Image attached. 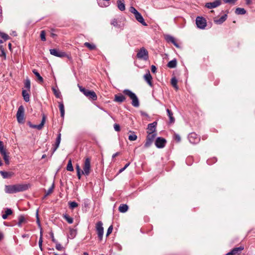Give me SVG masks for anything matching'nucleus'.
<instances>
[{"label":"nucleus","mask_w":255,"mask_h":255,"mask_svg":"<svg viewBox=\"0 0 255 255\" xmlns=\"http://www.w3.org/2000/svg\"><path fill=\"white\" fill-rule=\"evenodd\" d=\"M54 188V183H53L51 186L48 189V190L47 191H46V194L44 196V197H46V196H48L51 193H52L53 191Z\"/></svg>","instance_id":"79ce46f5"},{"label":"nucleus","mask_w":255,"mask_h":255,"mask_svg":"<svg viewBox=\"0 0 255 255\" xmlns=\"http://www.w3.org/2000/svg\"><path fill=\"white\" fill-rule=\"evenodd\" d=\"M244 249V247L243 246H240L239 247L235 248L232 250V251L234 253V255H240L242 251Z\"/></svg>","instance_id":"5701e85b"},{"label":"nucleus","mask_w":255,"mask_h":255,"mask_svg":"<svg viewBox=\"0 0 255 255\" xmlns=\"http://www.w3.org/2000/svg\"><path fill=\"white\" fill-rule=\"evenodd\" d=\"M123 93L130 98L131 100V105L134 107L137 108L139 106V100L135 94L128 89H125Z\"/></svg>","instance_id":"f03ea898"},{"label":"nucleus","mask_w":255,"mask_h":255,"mask_svg":"<svg viewBox=\"0 0 255 255\" xmlns=\"http://www.w3.org/2000/svg\"><path fill=\"white\" fill-rule=\"evenodd\" d=\"M221 4V0H215L213 2L206 3L205 7L209 9H212L219 6Z\"/></svg>","instance_id":"f8f14e48"},{"label":"nucleus","mask_w":255,"mask_h":255,"mask_svg":"<svg viewBox=\"0 0 255 255\" xmlns=\"http://www.w3.org/2000/svg\"><path fill=\"white\" fill-rule=\"evenodd\" d=\"M177 65V60L176 59H174L171 61H170L167 63V67L170 68H174L176 67Z\"/></svg>","instance_id":"cd10ccee"},{"label":"nucleus","mask_w":255,"mask_h":255,"mask_svg":"<svg viewBox=\"0 0 255 255\" xmlns=\"http://www.w3.org/2000/svg\"><path fill=\"white\" fill-rule=\"evenodd\" d=\"M111 24L117 27H120V25L118 24V21L116 19H114L112 20Z\"/></svg>","instance_id":"864d4df0"},{"label":"nucleus","mask_w":255,"mask_h":255,"mask_svg":"<svg viewBox=\"0 0 255 255\" xmlns=\"http://www.w3.org/2000/svg\"><path fill=\"white\" fill-rule=\"evenodd\" d=\"M157 124V123L156 122H154L152 123L149 124L147 126L148 131L147 132H150V133L156 132V128Z\"/></svg>","instance_id":"ddd939ff"},{"label":"nucleus","mask_w":255,"mask_h":255,"mask_svg":"<svg viewBox=\"0 0 255 255\" xmlns=\"http://www.w3.org/2000/svg\"><path fill=\"white\" fill-rule=\"evenodd\" d=\"M68 204H69L70 208L71 209H74L75 208H76L78 206V203L75 201L69 202L68 203Z\"/></svg>","instance_id":"49530a36"},{"label":"nucleus","mask_w":255,"mask_h":255,"mask_svg":"<svg viewBox=\"0 0 255 255\" xmlns=\"http://www.w3.org/2000/svg\"><path fill=\"white\" fill-rule=\"evenodd\" d=\"M79 88L80 91L82 92L84 94V95L88 97L90 91L80 86H79Z\"/></svg>","instance_id":"72a5a7b5"},{"label":"nucleus","mask_w":255,"mask_h":255,"mask_svg":"<svg viewBox=\"0 0 255 255\" xmlns=\"http://www.w3.org/2000/svg\"><path fill=\"white\" fill-rule=\"evenodd\" d=\"M128 206L125 204H121L119 207V210L121 213L126 212L128 211Z\"/></svg>","instance_id":"a878e982"},{"label":"nucleus","mask_w":255,"mask_h":255,"mask_svg":"<svg viewBox=\"0 0 255 255\" xmlns=\"http://www.w3.org/2000/svg\"><path fill=\"white\" fill-rule=\"evenodd\" d=\"M148 133V135H147L146 137L151 140V141H153L156 135V132H154L152 133H150V132H147Z\"/></svg>","instance_id":"a19ab883"},{"label":"nucleus","mask_w":255,"mask_h":255,"mask_svg":"<svg viewBox=\"0 0 255 255\" xmlns=\"http://www.w3.org/2000/svg\"><path fill=\"white\" fill-rule=\"evenodd\" d=\"M18 222L17 223V226L19 227H21L22 224L26 222V219L24 215H20L18 217Z\"/></svg>","instance_id":"4be33fe9"},{"label":"nucleus","mask_w":255,"mask_h":255,"mask_svg":"<svg viewBox=\"0 0 255 255\" xmlns=\"http://www.w3.org/2000/svg\"><path fill=\"white\" fill-rule=\"evenodd\" d=\"M131 134L128 136V139L130 141H134L137 139V136L134 132L130 131Z\"/></svg>","instance_id":"e433bc0d"},{"label":"nucleus","mask_w":255,"mask_h":255,"mask_svg":"<svg viewBox=\"0 0 255 255\" xmlns=\"http://www.w3.org/2000/svg\"><path fill=\"white\" fill-rule=\"evenodd\" d=\"M225 3L235 4L237 0H223Z\"/></svg>","instance_id":"4d7b16f0"},{"label":"nucleus","mask_w":255,"mask_h":255,"mask_svg":"<svg viewBox=\"0 0 255 255\" xmlns=\"http://www.w3.org/2000/svg\"><path fill=\"white\" fill-rule=\"evenodd\" d=\"M50 236L51 237V239H52V241L53 242V243H56V240L54 238V234L53 232H50Z\"/></svg>","instance_id":"338daca9"},{"label":"nucleus","mask_w":255,"mask_h":255,"mask_svg":"<svg viewBox=\"0 0 255 255\" xmlns=\"http://www.w3.org/2000/svg\"><path fill=\"white\" fill-rule=\"evenodd\" d=\"M96 229L98 234V237L100 241L103 239L104 234V228L103 227V223L99 221L96 225Z\"/></svg>","instance_id":"39448f33"},{"label":"nucleus","mask_w":255,"mask_h":255,"mask_svg":"<svg viewBox=\"0 0 255 255\" xmlns=\"http://www.w3.org/2000/svg\"><path fill=\"white\" fill-rule=\"evenodd\" d=\"M114 128L115 130L117 131H119L121 129L120 125L118 124H115L114 125Z\"/></svg>","instance_id":"e2e57ef3"},{"label":"nucleus","mask_w":255,"mask_h":255,"mask_svg":"<svg viewBox=\"0 0 255 255\" xmlns=\"http://www.w3.org/2000/svg\"><path fill=\"white\" fill-rule=\"evenodd\" d=\"M167 115L169 118V123L173 124L175 122V119L173 116L172 112L168 109H166Z\"/></svg>","instance_id":"412c9836"},{"label":"nucleus","mask_w":255,"mask_h":255,"mask_svg":"<svg viewBox=\"0 0 255 255\" xmlns=\"http://www.w3.org/2000/svg\"><path fill=\"white\" fill-rule=\"evenodd\" d=\"M55 248L58 251H61L63 249L61 245L59 243H56Z\"/></svg>","instance_id":"0e129e2a"},{"label":"nucleus","mask_w":255,"mask_h":255,"mask_svg":"<svg viewBox=\"0 0 255 255\" xmlns=\"http://www.w3.org/2000/svg\"><path fill=\"white\" fill-rule=\"evenodd\" d=\"M246 10L244 8L238 7L236 9L235 13L238 15H243L246 14Z\"/></svg>","instance_id":"c756f323"},{"label":"nucleus","mask_w":255,"mask_h":255,"mask_svg":"<svg viewBox=\"0 0 255 255\" xmlns=\"http://www.w3.org/2000/svg\"><path fill=\"white\" fill-rule=\"evenodd\" d=\"M134 17L138 22L144 26H147V23L145 22L144 19L140 13L138 12L137 13L134 15Z\"/></svg>","instance_id":"4468645a"},{"label":"nucleus","mask_w":255,"mask_h":255,"mask_svg":"<svg viewBox=\"0 0 255 255\" xmlns=\"http://www.w3.org/2000/svg\"><path fill=\"white\" fill-rule=\"evenodd\" d=\"M129 164H130V162L127 163L123 168H122L119 170V173H121L122 172H123L129 165Z\"/></svg>","instance_id":"bf43d9fd"},{"label":"nucleus","mask_w":255,"mask_h":255,"mask_svg":"<svg viewBox=\"0 0 255 255\" xmlns=\"http://www.w3.org/2000/svg\"><path fill=\"white\" fill-rule=\"evenodd\" d=\"M129 11L134 15H135L138 12V11L133 6H130L129 7Z\"/></svg>","instance_id":"603ef678"},{"label":"nucleus","mask_w":255,"mask_h":255,"mask_svg":"<svg viewBox=\"0 0 255 255\" xmlns=\"http://www.w3.org/2000/svg\"><path fill=\"white\" fill-rule=\"evenodd\" d=\"M63 218L67 221V222L69 224H72L73 222V219L72 217H70L67 214H64Z\"/></svg>","instance_id":"58836bf2"},{"label":"nucleus","mask_w":255,"mask_h":255,"mask_svg":"<svg viewBox=\"0 0 255 255\" xmlns=\"http://www.w3.org/2000/svg\"><path fill=\"white\" fill-rule=\"evenodd\" d=\"M33 73L36 76L38 80L40 83H42L43 82V78L40 76V74L37 72L36 69H33L32 70Z\"/></svg>","instance_id":"2f4dec72"},{"label":"nucleus","mask_w":255,"mask_h":255,"mask_svg":"<svg viewBox=\"0 0 255 255\" xmlns=\"http://www.w3.org/2000/svg\"><path fill=\"white\" fill-rule=\"evenodd\" d=\"M59 108L60 111V115L62 118H64L65 115L64 106L62 102H59Z\"/></svg>","instance_id":"bb28decb"},{"label":"nucleus","mask_w":255,"mask_h":255,"mask_svg":"<svg viewBox=\"0 0 255 255\" xmlns=\"http://www.w3.org/2000/svg\"><path fill=\"white\" fill-rule=\"evenodd\" d=\"M0 36L4 40H6L9 39V36L7 34L3 32H0Z\"/></svg>","instance_id":"8fccbe9b"},{"label":"nucleus","mask_w":255,"mask_h":255,"mask_svg":"<svg viewBox=\"0 0 255 255\" xmlns=\"http://www.w3.org/2000/svg\"><path fill=\"white\" fill-rule=\"evenodd\" d=\"M28 185L26 184H17L12 185H5V192L7 193L12 194L24 191L28 189Z\"/></svg>","instance_id":"f257e3e1"},{"label":"nucleus","mask_w":255,"mask_h":255,"mask_svg":"<svg viewBox=\"0 0 255 255\" xmlns=\"http://www.w3.org/2000/svg\"><path fill=\"white\" fill-rule=\"evenodd\" d=\"M188 138L190 142L192 144L197 143L200 140V137L195 132L190 133Z\"/></svg>","instance_id":"1a4fd4ad"},{"label":"nucleus","mask_w":255,"mask_h":255,"mask_svg":"<svg viewBox=\"0 0 255 255\" xmlns=\"http://www.w3.org/2000/svg\"><path fill=\"white\" fill-rule=\"evenodd\" d=\"M151 71L152 73H155L156 71V67L154 65H152L151 67Z\"/></svg>","instance_id":"774afa93"},{"label":"nucleus","mask_w":255,"mask_h":255,"mask_svg":"<svg viewBox=\"0 0 255 255\" xmlns=\"http://www.w3.org/2000/svg\"><path fill=\"white\" fill-rule=\"evenodd\" d=\"M24 109L22 106H20L19 107L17 113H16V118L17 122L19 123H23L24 122Z\"/></svg>","instance_id":"423d86ee"},{"label":"nucleus","mask_w":255,"mask_h":255,"mask_svg":"<svg viewBox=\"0 0 255 255\" xmlns=\"http://www.w3.org/2000/svg\"><path fill=\"white\" fill-rule=\"evenodd\" d=\"M61 134L60 133H59L57 135V137L56 139V142L60 143L61 142Z\"/></svg>","instance_id":"69168bd1"},{"label":"nucleus","mask_w":255,"mask_h":255,"mask_svg":"<svg viewBox=\"0 0 255 255\" xmlns=\"http://www.w3.org/2000/svg\"><path fill=\"white\" fill-rule=\"evenodd\" d=\"M217 161V159L216 158H213V159H208L207 160V163L208 164H211L213 163H215Z\"/></svg>","instance_id":"5fc2aeb1"},{"label":"nucleus","mask_w":255,"mask_h":255,"mask_svg":"<svg viewBox=\"0 0 255 255\" xmlns=\"http://www.w3.org/2000/svg\"><path fill=\"white\" fill-rule=\"evenodd\" d=\"M50 53L51 55H54L56 57H60V58L67 57L68 58H69V56L66 54V53L65 52L60 51L59 49H50Z\"/></svg>","instance_id":"6e6552de"},{"label":"nucleus","mask_w":255,"mask_h":255,"mask_svg":"<svg viewBox=\"0 0 255 255\" xmlns=\"http://www.w3.org/2000/svg\"><path fill=\"white\" fill-rule=\"evenodd\" d=\"M171 84L172 86L176 90L178 89V86L177 85V80L174 77L171 79Z\"/></svg>","instance_id":"7c9ffc66"},{"label":"nucleus","mask_w":255,"mask_h":255,"mask_svg":"<svg viewBox=\"0 0 255 255\" xmlns=\"http://www.w3.org/2000/svg\"><path fill=\"white\" fill-rule=\"evenodd\" d=\"M0 154L2 156L5 164L8 165L9 164V155L7 154L6 152H3Z\"/></svg>","instance_id":"473e14b6"},{"label":"nucleus","mask_w":255,"mask_h":255,"mask_svg":"<svg viewBox=\"0 0 255 255\" xmlns=\"http://www.w3.org/2000/svg\"><path fill=\"white\" fill-rule=\"evenodd\" d=\"M166 143V140L165 138L158 137L155 140V145L157 148H162L165 146Z\"/></svg>","instance_id":"9b49d317"},{"label":"nucleus","mask_w":255,"mask_h":255,"mask_svg":"<svg viewBox=\"0 0 255 255\" xmlns=\"http://www.w3.org/2000/svg\"><path fill=\"white\" fill-rule=\"evenodd\" d=\"M126 100L125 97L122 94H118L115 95L114 101L117 102L122 103Z\"/></svg>","instance_id":"f3484780"},{"label":"nucleus","mask_w":255,"mask_h":255,"mask_svg":"<svg viewBox=\"0 0 255 255\" xmlns=\"http://www.w3.org/2000/svg\"><path fill=\"white\" fill-rule=\"evenodd\" d=\"M174 139L175 140H176L177 142H180L181 140L180 136L179 134L175 133L174 135Z\"/></svg>","instance_id":"680f3d73"},{"label":"nucleus","mask_w":255,"mask_h":255,"mask_svg":"<svg viewBox=\"0 0 255 255\" xmlns=\"http://www.w3.org/2000/svg\"><path fill=\"white\" fill-rule=\"evenodd\" d=\"M197 26L200 29H204L207 26V22L205 18L202 16H197L196 19Z\"/></svg>","instance_id":"0eeeda50"},{"label":"nucleus","mask_w":255,"mask_h":255,"mask_svg":"<svg viewBox=\"0 0 255 255\" xmlns=\"http://www.w3.org/2000/svg\"><path fill=\"white\" fill-rule=\"evenodd\" d=\"M0 49L1 50V53L0 54V57H3L4 59H6V54L4 50V49L2 48V46H0Z\"/></svg>","instance_id":"09e8293b"},{"label":"nucleus","mask_w":255,"mask_h":255,"mask_svg":"<svg viewBox=\"0 0 255 255\" xmlns=\"http://www.w3.org/2000/svg\"><path fill=\"white\" fill-rule=\"evenodd\" d=\"M113 229V226L112 225L109 227V228L108 229L107 232V234H106L107 236H108L110 234H111V233L112 232Z\"/></svg>","instance_id":"052dcab7"},{"label":"nucleus","mask_w":255,"mask_h":255,"mask_svg":"<svg viewBox=\"0 0 255 255\" xmlns=\"http://www.w3.org/2000/svg\"><path fill=\"white\" fill-rule=\"evenodd\" d=\"M117 4L118 7L120 10L124 11L125 10V4L124 0H118Z\"/></svg>","instance_id":"b1692460"},{"label":"nucleus","mask_w":255,"mask_h":255,"mask_svg":"<svg viewBox=\"0 0 255 255\" xmlns=\"http://www.w3.org/2000/svg\"><path fill=\"white\" fill-rule=\"evenodd\" d=\"M136 57L139 59L147 60L148 59V52L145 48L142 47L137 52Z\"/></svg>","instance_id":"20e7f679"},{"label":"nucleus","mask_w":255,"mask_h":255,"mask_svg":"<svg viewBox=\"0 0 255 255\" xmlns=\"http://www.w3.org/2000/svg\"><path fill=\"white\" fill-rule=\"evenodd\" d=\"M24 87L26 89V90H28V91H30V81L29 79H27L24 83Z\"/></svg>","instance_id":"37998d69"},{"label":"nucleus","mask_w":255,"mask_h":255,"mask_svg":"<svg viewBox=\"0 0 255 255\" xmlns=\"http://www.w3.org/2000/svg\"><path fill=\"white\" fill-rule=\"evenodd\" d=\"M153 142L152 141H151V140L148 139L147 137L146 138V141L144 144V147L145 148H148L152 144V143Z\"/></svg>","instance_id":"c03bdc74"},{"label":"nucleus","mask_w":255,"mask_h":255,"mask_svg":"<svg viewBox=\"0 0 255 255\" xmlns=\"http://www.w3.org/2000/svg\"><path fill=\"white\" fill-rule=\"evenodd\" d=\"M41 40L43 41H46L45 32L44 30L41 31L40 33Z\"/></svg>","instance_id":"3c124183"},{"label":"nucleus","mask_w":255,"mask_h":255,"mask_svg":"<svg viewBox=\"0 0 255 255\" xmlns=\"http://www.w3.org/2000/svg\"><path fill=\"white\" fill-rule=\"evenodd\" d=\"M45 120H46V117H45V115H43V117H42V121H41V122L40 124H39V125H33L30 122H29L28 123V125L31 128H36V129H37L38 130H40L43 127V126H44V124L45 123Z\"/></svg>","instance_id":"9d476101"},{"label":"nucleus","mask_w":255,"mask_h":255,"mask_svg":"<svg viewBox=\"0 0 255 255\" xmlns=\"http://www.w3.org/2000/svg\"><path fill=\"white\" fill-rule=\"evenodd\" d=\"M6 152L5 149L4 148L3 143L0 140V154Z\"/></svg>","instance_id":"de8ad7c7"},{"label":"nucleus","mask_w":255,"mask_h":255,"mask_svg":"<svg viewBox=\"0 0 255 255\" xmlns=\"http://www.w3.org/2000/svg\"><path fill=\"white\" fill-rule=\"evenodd\" d=\"M39 247L41 251H42V232L40 231V235L39 240Z\"/></svg>","instance_id":"a18cd8bd"},{"label":"nucleus","mask_w":255,"mask_h":255,"mask_svg":"<svg viewBox=\"0 0 255 255\" xmlns=\"http://www.w3.org/2000/svg\"><path fill=\"white\" fill-rule=\"evenodd\" d=\"M52 90L56 98H60L61 96V92L58 90H57L54 87L52 88Z\"/></svg>","instance_id":"4c0bfd02"},{"label":"nucleus","mask_w":255,"mask_h":255,"mask_svg":"<svg viewBox=\"0 0 255 255\" xmlns=\"http://www.w3.org/2000/svg\"><path fill=\"white\" fill-rule=\"evenodd\" d=\"M91 170V159L90 158L87 157L85 159L84 166L83 170L82 171V173L86 176L89 175Z\"/></svg>","instance_id":"7ed1b4c3"},{"label":"nucleus","mask_w":255,"mask_h":255,"mask_svg":"<svg viewBox=\"0 0 255 255\" xmlns=\"http://www.w3.org/2000/svg\"><path fill=\"white\" fill-rule=\"evenodd\" d=\"M227 18V14H225L222 15L220 18H219L218 19H214V21L215 23H216L217 24H221L224 21H226Z\"/></svg>","instance_id":"a211bd4d"},{"label":"nucleus","mask_w":255,"mask_h":255,"mask_svg":"<svg viewBox=\"0 0 255 255\" xmlns=\"http://www.w3.org/2000/svg\"><path fill=\"white\" fill-rule=\"evenodd\" d=\"M217 161V159L216 158H213V159H208L207 160V163L208 164H211L213 163H215Z\"/></svg>","instance_id":"6e6d98bb"},{"label":"nucleus","mask_w":255,"mask_h":255,"mask_svg":"<svg viewBox=\"0 0 255 255\" xmlns=\"http://www.w3.org/2000/svg\"><path fill=\"white\" fill-rule=\"evenodd\" d=\"M12 213V211L11 209L7 208L5 211V214L2 215V218L3 219L5 220L7 218L8 216L11 215Z\"/></svg>","instance_id":"c85d7f7f"},{"label":"nucleus","mask_w":255,"mask_h":255,"mask_svg":"<svg viewBox=\"0 0 255 255\" xmlns=\"http://www.w3.org/2000/svg\"><path fill=\"white\" fill-rule=\"evenodd\" d=\"M89 99H91L94 101H95L97 99V96L95 92L93 91H90L89 96L88 97Z\"/></svg>","instance_id":"f704fd0d"},{"label":"nucleus","mask_w":255,"mask_h":255,"mask_svg":"<svg viewBox=\"0 0 255 255\" xmlns=\"http://www.w3.org/2000/svg\"><path fill=\"white\" fill-rule=\"evenodd\" d=\"M84 45L86 47L88 48L91 50H94L96 48V45L93 43H90L89 42H85L84 43Z\"/></svg>","instance_id":"c9c22d12"},{"label":"nucleus","mask_w":255,"mask_h":255,"mask_svg":"<svg viewBox=\"0 0 255 255\" xmlns=\"http://www.w3.org/2000/svg\"><path fill=\"white\" fill-rule=\"evenodd\" d=\"M22 95L23 97L24 100L26 102L29 101V95L28 92V90H23L22 91Z\"/></svg>","instance_id":"393cba45"},{"label":"nucleus","mask_w":255,"mask_h":255,"mask_svg":"<svg viewBox=\"0 0 255 255\" xmlns=\"http://www.w3.org/2000/svg\"><path fill=\"white\" fill-rule=\"evenodd\" d=\"M144 78L145 80L147 82V83L149 84V85L150 86L152 87V84L151 80H152V78L151 74L149 73V71H148L147 73H146L144 75Z\"/></svg>","instance_id":"dca6fc26"},{"label":"nucleus","mask_w":255,"mask_h":255,"mask_svg":"<svg viewBox=\"0 0 255 255\" xmlns=\"http://www.w3.org/2000/svg\"><path fill=\"white\" fill-rule=\"evenodd\" d=\"M77 230L73 228H70L69 233L68 236L69 238L71 239H74L77 235Z\"/></svg>","instance_id":"aec40b11"},{"label":"nucleus","mask_w":255,"mask_h":255,"mask_svg":"<svg viewBox=\"0 0 255 255\" xmlns=\"http://www.w3.org/2000/svg\"><path fill=\"white\" fill-rule=\"evenodd\" d=\"M66 169L69 171H73L74 170L71 159L69 160L66 167Z\"/></svg>","instance_id":"ea45409f"},{"label":"nucleus","mask_w":255,"mask_h":255,"mask_svg":"<svg viewBox=\"0 0 255 255\" xmlns=\"http://www.w3.org/2000/svg\"><path fill=\"white\" fill-rule=\"evenodd\" d=\"M165 39L168 42L172 43L175 47L177 48L179 47V44L176 42L175 38L173 36L170 35H167L165 36Z\"/></svg>","instance_id":"2eb2a0df"},{"label":"nucleus","mask_w":255,"mask_h":255,"mask_svg":"<svg viewBox=\"0 0 255 255\" xmlns=\"http://www.w3.org/2000/svg\"><path fill=\"white\" fill-rule=\"evenodd\" d=\"M59 144H60L59 143L56 142L55 141V143L54 145H53V147L52 148V150H53L52 153H53L56 150V149L58 148Z\"/></svg>","instance_id":"13d9d810"},{"label":"nucleus","mask_w":255,"mask_h":255,"mask_svg":"<svg viewBox=\"0 0 255 255\" xmlns=\"http://www.w3.org/2000/svg\"><path fill=\"white\" fill-rule=\"evenodd\" d=\"M0 174L3 178H9L13 175V173L12 172H7L4 171H0Z\"/></svg>","instance_id":"6ab92c4d"}]
</instances>
